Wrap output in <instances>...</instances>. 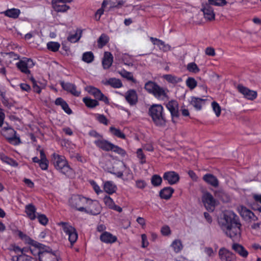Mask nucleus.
<instances>
[{
	"mask_svg": "<svg viewBox=\"0 0 261 261\" xmlns=\"http://www.w3.org/2000/svg\"><path fill=\"white\" fill-rule=\"evenodd\" d=\"M219 224L223 232L233 241H238L241 236V227L238 216L233 212H230L224 215Z\"/></svg>",
	"mask_w": 261,
	"mask_h": 261,
	"instance_id": "nucleus-1",
	"label": "nucleus"
},
{
	"mask_svg": "<svg viewBox=\"0 0 261 261\" xmlns=\"http://www.w3.org/2000/svg\"><path fill=\"white\" fill-rule=\"evenodd\" d=\"M87 91L95 98V99L88 97L83 98V101L88 108L93 109L99 106V103L97 100L103 101L106 105L110 104L108 97L105 95L99 89L93 86H89L87 88Z\"/></svg>",
	"mask_w": 261,
	"mask_h": 261,
	"instance_id": "nucleus-2",
	"label": "nucleus"
},
{
	"mask_svg": "<svg viewBox=\"0 0 261 261\" xmlns=\"http://www.w3.org/2000/svg\"><path fill=\"white\" fill-rule=\"evenodd\" d=\"M148 114L155 126L164 127L166 125L167 118L163 107L160 104H153L148 110Z\"/></svg>",
	"mask_w": 261,
	"mask_h": 261,
	"instance_id": "nucleus-3",
	"label": "nucleus"
},
{
	"mask_svg": "<svg viewBox=\"0 0 261 261\" xmlns=\"http://www.w3.org/2000/svg\"><path fill=\"white\" fill-rule=\"evenodd\" d=\"M144 89L158 100H164L168 98L169 90L167 88L161 87L154 82L149 81L146 82L144 85Z\"/></svg>",
	"mask_w": 261,
	"mask_h": 261,
	"instance_id": "nucleus-4",
	"label": "nucleus"
},
{
	"mask_svg": "<svg viewBox=\"0 0 261 261\" xmlns=\"http://www.w3.org/2000/svg\"><path fill=\"white\" fill-rule=\"evenodd\" d=\"M51 161L55 168L61 173L66 174L70 171L71 168L64 156L54 153Z\"/></svg>",
	"mask_w": 261,
	"mask_h": 261,
	"instance_id": "nucleus-5",
	"label": "nucleus"
},
{
	"mask_svg": "<svg viewBox=\"0 0 261 261\" xmlns=\"http://www.w3.org/2000/svg\"><path fill=\"white\" fill-rule=\"evenodd\" d=\"M1 128L2 135L6 138L10 144L17 145L21 143L19 136L16 135V132L10 126L7 122Z\"/></svg>",
	"mask_w": 261,
	"mask_h": 261,
	"instance_id": "nucleus-6",
	"label": "nucleus"
},
{
	"mask_svg": "<svg viewBox=\"0 0 261 261\" xmlns=\"http://www.w3.org/2000/svg\"><path fill=\"white\" fill-rule=\"evenodd\" d=\"M69 205L80 212H86L84 206L88 203V198L79 195H72L68 201Z\"/></svg>",
	"mask_w": 261,
	"mask_h": 261,
	"instance_id": "nucleus-7",
	"label": "nucleus"
},
{
	"mask_svg": "<svg viewBox=\"0 0 261 261\" xmlns=\"http://www.w3.org/2000/svg\"><path fill=\"white\" fill-rule=\"evenodd\" d=\"M59 225L62 227L64 232L68 236V239L71 245H72L78 238V234L75 228L69 223L61 222Z\"/></svg>",
	"mask_w": 261,
	"mask_h": 261,
	"instance_id": "nucleus-8",
	"label": "nucleus"
},
{
	"mask_svg": "<svg viewBox=\"0 0 261 261\" xmlns=\"http://www.w3.org/2000/svg\"><path fill=\"white\" fill-rule=\"evenodd\" d=\"M16 67L21 72L25 74H30V70L29 68H32L34 65V63L30 58H24L16 63Z\"/></svg>",
	"mask_w": 261,
	"mask_h": 261,
	"instance_id": "nucleus-9",
	"label": "nucleus"
},
{
	"mask_svg": "<svg viewBox=\"0 0 261 261\" xmlns=\"http://www.w3.org/2000/svg\"><path fill=\"white\" fill-rule=\"evenodd\" d=\"M218 257L220 261L237 260L236 255L225 247H222L219 249Z\"/></svg>",
	"mask_w": 261,
	"mask_h": 261,
	"instance_id": "nucleus-10",
	"label": "nucleus"
},
{
	"mask_svg": "<svg viewBox=\"0 0 261 261\" xmlns=\"http://www.w3.org/2000/svg\"><path fill=\"white\" fill-rule=\"evenodd\" d=\"M237 89L240 93L243 95L244 97L248 100H253L257 96V93L256 91L250 90L242 85H239Z\"/></svg>",
	"mask_w": 261,
	"mask_h": 261,
	"instance_id": "nucleus-11",
	"label": "nucleus"
},
{
	"mask_svg": "<svg viewBox=\"0 0 261 261\" xmlns=\"http://www.w3.org/2000/svg\"><path fill=\"white\" fill-rule=\"evenodd\" d=\"M71 2V0H52L51 3L55 11L58 12H65L70 8L66 4Z\"/></svg>",
	"mask_w": 261,
	"mask_h": 261,
	"instance_id": "nucleus-12",
	"label": "nucleus"
},
{
	"mask_svg": "<svg viewBox=\"0 0 261 261\" xmlns=\"http://www.w3.org/2000/svg\"><path fill=\"white\" fill-rule=\"evenodd\" d=\"M86 204H88L89 206L87 209L86 208V211L84 212L85 213L92 215H97L100 213L101 206L97 201H93L88 198V203Z\"/></svg>",
	"mask_w": 261,
	"mask_h": 261,
	"instance_id": "nucleus-13",
	"label": "nucleus"
},
{
	"mask_svg": "<svg viewBox=\"0 0 261 261\" xmlns=\"http://www.w3.org/2000/svg\"><path fill=\"white\" fill-rule=\"evenodd\" d=\"M239 212L242 218L246 221L253 222L258 220L257 217L252 211L245 206H241Z\"/></svg>",
	"mask_w": 261,
	"mask_h": 261,
	"instance_id": "nucleus-14",
	"label": "nucleus"
},
{
	"mask_svg": "<svg viewBox=\"0 0 261 261\" xmlns=\"http://www.w3.org/2000/svg\"><path fill=\"white\" fill-rule=\"evenodd\" d=\"M166 108L170 112L172 120L174 122V118H178L179 116L178 103L176 100L169 101L166 105Z\"/></svg>",
	"mask_w": 261,
	"mask_h": 261,
	"instance_id": "nucleus-15",
	"label": "nucleus"
},
{
	"mask_svg": "<svg viewBox=\"0 0 261 261\" xmlns=\"http://www.w3.org/2000/svg\"><path fill=\"white\" fill-rule=\"evenodd\" d=\"M163 178L169 185H173L177 183L179 180L178 174L175 171H167L164 173Z\"/></svg>",
	"mask_w": 261,
	"mask_h": 261,
	"instance_id": "nucleus-16",
	"label": "nucleus"
},
{
	"mask_svg": "<svg viewBox=\"0 0 261 261\" xmlns=\"http://www.w3.org/2000/svg\"><path fill=\"white\" fill-rule=\"evenodd\" d=\"M40 261H58L57 257L51 249L46 246V248L40 255Z\"/></svg>",
	"mask_w": 261,
	"mask_h": 261,
	"instance_id": "nucleus-17",
	"label": "nucleus"
},
{
	"mask_svg": "<svg viewBox=\"0 0 261 261\" xmlns=\"http://www.w3.org/2000/svg\"><path fill=\"white\" fill-rule=\"evenodd\" d=\"M60 85L64 90L70 93L75 96H79L81 94V91L76 90V87L73 84L61 81L60 82Z\"/></svg>",
	"mask_w": 261,
	"mask_h": 261,
	"instance_id": "nucleus-18",
	"label": "nucleus"
},
{
	"mask_svg": "<svg viewBox=\"0 0 261 261\" xmlns=\"http://www.w3.org/2000/svg\"><path fill=\"white\" fill-rule=\"evenodd\" d=\"M202 201L207 210L213 211L216 204V201L210 193H206L203 195Z\"/></svg>",
	"mask_w": 261,
	"mask_h": 261,
	"instance_id": "nucleus-19",
	"label": "nucleus"
},
{
	"mask_svg": "<svg viewBox=\"0 0 261 261\" xmlns=\"http://www.w3.org/2000/svg\"><path fill=\"white\" fill-rule=\"evenodd\" d=\"M125 100L130 105H135L138 102V95L134 89L128 90L124 95Z\"/></svg>",
	"mask_w": 261,
	"mask_h": 261,
	"instance_id": "nucleus-20",
	"label": "nucleus"
},
{
	"mask_svg": "<svg viewBox=\"0 0 261 261\" xmlns=\"http://www.w3.org/2000/svg\"><path fill=\"white\" fill-rule=\"evenodd\" d=\"M17 234L19 236V238L24 242L25 244H28L32 246H41V243L33 240L29 236L24 233L20 230H17Z\"/></svg>",
	"mask_w": 261,
	"mask_h": 261,
	"instance_id": "nucleus-21",
	"label": "nucleus"
},
{
	"mask_svg": "<svg viewBox=\"0 0 261 261\" xmlns=\"http://www.w3.org/2000/svg\"><path fill=\"white\" fill-rule=\"evenodd\" d=\"M94 143L95 145L99 148V149L105 151H110V147L112 144V143L109 141L104 139L103 138V136L98 140H95L94 141Z\"/></svg>",
	"mask_w": 261,
	"mask_h": 261,
	"instance_id": "nucleus-22",
	"label": "nucleus"
},
{
	"mask_svg": "<svg viewBox=\"0 0 261 261\" xmlns=\"http://www.w3.org/2000/svg\"><path fill=\"white\" fill-rule=\"evenodd\" d=\"M232 249L242 257L247 258L248 255V251L240 244L233 243L232 245Z\"/></svg>",
	"mask_w": 261,
	"mask_h": 261,
	"instance_id": "nucleus-23",
	"label": "nucleus"
},
{
	"mask_svg": "<svg viewBox=\"0 0 261 261\" xmlns=\"http://www.w3.org/2000/svg\"><path fill=\"white\" fill-rule=\"evenodd\" d=\"M100 240L105 243L112 244L117 241V238L110 232L105 231L100 236Z\"/></svg>",
	"mask_w": 261,
	"mask_h": 261,
	"instance_id": "nucleus-24",
	"label": "nucleus"
},
{
	"mask_svg": "<svg viewBox=\"0 0 261 261\" xmlns=\"http://www.w3.org/2000/svg\"><path fill=\"white\" fill-rule=\"evenodd\" d=\"M202 11L203 12L204 18L207 20H212L215 19V13L213 8L208 4L204 6Z\"/></svg>",
	"mask_w": 261,
	"mask_h": 261,
	"instance_id": "nucleus-25",
	"label": "nucleus"
},
{
	"mask_svg": "<svg viewBox=\"0 0 261 261\" xmlns=\"http://www.w3.org/2000/svg\"><path fill=\"white\" fill-rule=\"evenodd\" d=\"M25 212L31 220H34L37 217L36 208L32 204H29L25 205Z\"/></svg>",
	"mask_w": 261,
	"mask_h": 261,
	"instance_id": "nucleus-26",
	"label": "nucleus"
},
{
	"mask_svg": "<svg viewBox=\"0 0 261 261\" xmlns=\"http://www.w3.org/2000/svg\"><path fill=\"white\" fill-rule=\"evenodd\" d=\"M103 188L105 192L109 194H113L117 189L116 185L112 181L103 182Z\"/></svg>",
	"mask_w": 261,
	"mask_h": 261,
	"instance_id": "nucleus-27",
	"label": "nucleus"
},
{
	"mask_svg": "<svg viewBox=\"0 0 261 261\" xmlns=\"http://www.w3.org/2000/svg\"><path fill=\"white\" fill-rule=\"evenodd\" d=\"M57 106H60L62 109L68 114L72 113V110L69 108L67 103L61 97L57 98L55 102Z\"/></svg>",
	"mask_w": 261,
	"mask_h": 261,
	"instance_id": "nucleus-28",
	"label": "nucleus"
},
{
	"mask_svg": "<svg viewBox=\"0 0 261 261\" xmlns=\"http://www.w3.org/2000/svg\"><path fill=\"white\" fill-rule=\"evenodd\" d=\"M112 55L109 52H105L103 59L102 61V66L104 69H109L113 63Z\"/></svg>",
	"mask_w": 261,
	"mask_h": 261,
	"instance_id": "nucleus-29",
	"label": "nucleus"
},
{
	"mask_svg": "<svg viewBox=\"0 0 261 261\" xmlns=\"http://www.w3.org/2000/svg\"><path fill=\"white\" fill-rule=\"evenodd\" d=\"M174 191V190L170 187H165L160 191V196L161 198L167 200L170 198Z\"/></svg>",
	"mask_w": 261,
	"mask_h": 261,
	"instance_id": "nucleus-30",
	"label": "nucleus"
},
{
	"mask_svg": "<svg viewBox=\"0 0 261 261\" xmlns=\"http://www.w3.org/2000/svg\"><path fill=\"white\" fill-rule=\"evenodd\" d=\"M203 180L211 186L217 187L219 185V181L217 177L211 174H206L203 177Z\"/></svg>",
	"mask_w": 261,
	"mask_h": 261,
	"instance_id": "nucleus-31",
	"label": "nucleus"
},
{
	"mask_svg": "<svg viewBox=\"0 0 261 261\" xmlns=\"http://www.w3.org/2000/svg\"><path fill=\"white\" fill-rule=\"evenodd\" d=\"M40 246H32L30 247V250L32 254L34 255H38L39 260L40 259V255L43 253L46 247L42 244H41Z\"/></svg>",
	"mask_w": 261,
	"mask_h": 261,
	"instance_id": "nucleus-32",
	"label": "nucleus"
},
{
	"mask_svg": "<svg viewBox=\"0 0 261 261\" xmlns=\"http://www.w3.org/2000/svg\"><path fill=\"white\" fill-rule=\"evenodd\" d=\"M105 85H110L114 88H120L122 87L121 81L118 79L110 78L104 83Z\"/></svg>",
	"mask_w": 261,
	"mask_h": 261,
	"instance_id": "nucleus-33",
	"label": "nucleus"
},
{
	"mask_svg": "<svg viewBox=\"0 0 261 261\" xmlns=\"http://www.w3.org/2000/svg\"><path fill=\"white\" fill-rule=\"evenodd\" d=\"M4 14L7 17L16 19L20 15V11L18 9L12 8L5 11L4 12Z\"/></svg>",
	"mask_w": 261,
	"mask_h": 261,
	"instance_id": "nucleus-34",
	"label": "nucleus"
},
{
	"mask_svg": "<svg viewBox=\"0 0 261 261\" xmlns=\"http://www.w3.org/2000/svg\"><path fill=\"white\" fill-rule=\"evenodd\" d=\"M205 99L192 97L191 98V104L197 110H200L201 109L202 105L204 104Z\"/></svg>",
	"mask_w": 261,
	"mask_h": 261,
	"instance_id": "nucleus-35",
	"label": "nucleus"
},
{
	"mask_svg": "<svg viewBox=\"0 0 261 261\" xmlns=\"http://www.w3.org/2000/svg\"><path fill=\"white\" fill-rule=\"evenodd\" d=\"M11 261H35L32 257L25 254L12 256Z\"/></svg>",
	"mask_w": 261,
	"mask_h": 261,
	"instance_id": "nucleus-36",
	"label": "nucleus"
},
{
	"mask_svg": "<svg viewBox=\"0 0 261 261\" xmlns=\"http://www.w3.org/2000/svg\"><path fill=\"white\" fill-rule=\"evenodd\" d=\"M163 77L168 82L172 84H177L182 81L181 77L172 74H166L163 76Z\"/></svg>",
	"mask_w": 261,
	"mask_h": 261,
	"instance_id": "nucleus-37",
	"label": "nucleus"
},
{
	"mask_svg": "<svg viewBox=\"0 0 261 261\" xmlns=\"http://www.w3.org/2000/svg\"><path fill=\"white\" fill-rule=\"evenodd\" d=\"M0 159L4 163H5L12 167H17L18 165L17 162L15 160L9 158L4 154L0 155Z\"/></svg>",
	"mask_w": 261,
	"mask_h": 261,
	"instance_id": "nucleus-38",
	"label": "nucleus"
},
{
	"mask_svg": "<svg viewBox=\"0 0 261 261\" xmlns=\"http://www.w3.org/2000/svg\"><path fill=\"white\" fill-rule=\"evenodd\" d=\"M171 247L173 248L174 251L176 253H179L183 248V245L180 240H175L171 244Z\"/></svg>",
	"mask_w": 261,
	"mask_h": 261,
	"instance_id": "nucleus-39",
	"label": "nucleus"
},
{
	"mask_svg": "<svg viewBox=\"0 0 261 261\" xmlns=\"http://www.w3.org/2000/svg\"><path fill=\"white\" fill-rule=\"evenodd\" d=\"M109 37L107 35L105 34H101L97 40L98 47H103L109 42Z\"/></svg>",
	"mask_w": 261,
	"mask_h": 261,
	"instance_id": "nucleus-40",
	"label": "nucleus"
},
{
	"mask_svg": "<svg viewBox=\"0 0 261 261\" xmlns=\"http://www.w3.org/2000/svg\"><path fill=\"white\" fill-rule=\"evenodd\" d=\"M94 59V56L92 51L85 52L83 54L82 60L87 63H92Z\"/></svg>",
	"mask_w": 261,
	"mask_h": 261,
	"instance_id": "nucleus-41",
	"label": "nucleus"
},
{
	"mask_svg": "<svg viewBox=\"0 0 261 261\" xmlns=\"http://www.w3.org/2000/svg\"><path fill=\"white\" fill-rule=\"evenodd\" d=\"M119 74L121 75L123 77L127 79L128 81H130L133 82H135V80L134 78L132 73L127 71L124 69H122L118 71Z\"/></svg>",
	"mask_w": 261,
	"mask_h": 261,
	"instance_id": "nucleus-42",
	"label": "nucleus"
},
{
	"mask_svg": "<svg viewBox=\"0 0 261 261\" xmlns=\"http://www.w3.org/2000/svg\"><path fill=\"white\" fill-rule=\"evenodd\" d=\"M110 132L115 136L124 139L125 138V134L122 133L120 129L118 128H116L115 127L111 126L110 128Z\"/></svg>",
	"mask_w": 261,
	"mask_h": 261,
	"instance_id": "nucleus-43",
	"label": "nucleus"
},
{
	"mask_svg": "<svg viewBox=\"0 0 261 261\" xmlns=\"http://www.w3.org/2000/svg\"><path fill=\"white\" fill-rule=\"evenodd\" d=\"M60 47V44L57 42L50 41L47 43V48L53 52L57 51Z\"/></svg>",
	"mask_w": 261,
	"mask_h": 261,
	"instance_id": "nucleus-44",
	"label": "nucleus"
},
{
	"mask_svg": "<svg viewBox=\"0 0 261 261\" xmlns=\"http://www.w3.org/2000/svg\"><path fill=\"white\" fill-rule=\"evenodd\" d=\"M162 182V177L157 174L153 175L151 178V184L154 187H158L160 186Z\"/></svg>",
	"mask_w": 261,
	"mask_h": 261,
	"instance_id": "nucleus-45",
	"label": "nucleus"
},
{
	"mask_svg": "<svg viewBox=\"0 0 261 261\" xmlns=\"http://www.w3.org/2000/svg\"><path fill=\"white\" fill-rule=\"evenodd\" d=\"M186 84L191 90H193L197 86V82L194 78L189 77L186 81Z\"/></svg>",
	"mask_w": 261,
	"mask_h": 261,
	"instance_id": "nucleus-46",
	"label": "nucleus"
},
{
	"mask_svg": "<svg viewBox=\"0 0 261 261\" xmlns=\"http://www.w3.org/2000/svg\"><path fill=\"white\" fill-rule=\"evenodd\" d=\"M110 148V151H113L119 154H120L122 156H124L125 154H126V152L124 149L119 147L118 146L115 145L112 143L111 144Z\"/></svg>",
	"mask_w": 261,
	"mask_h": 261,
	"instance_id": "nucleus-47",
	"label": "nucleus"
},
{
	"mask_svg": "<svg viewBox=\"0 0 261 261\" xmlns=\"http://www.w3.org/2000/svg\"><path fill=\"white\" fill-rule=\"evenodd\" d=\"M208 4L218 7H223L227 4L226 0H208Z\"/></svg>",
	"mask_w": 261,
	"mask_h": 261,
	"instance_id": "nucleus-48",
	"label": "nucleus"
},
{
	"mask_svg": "<svg viewBox=\"0 0 261 261\" xmlns=\"http://www.w3.org/2000/svg\"><path fill=\"white\" fill-rule=\"evenodd\" d=\"M187 68L189 71L195 73H198L200 71L199 68H198L196 64L194 62H191L189 63L187 65Z\"/></svg>",
	"mask_w": 261,
	"mask_h": 261,
	"instance_id": "nucleus-49",
	"label": "nucleus"
},
{
	"mask_svg": "<svg viewBox=\"0 0 261 261\" xmlns=\"http://www.w3.org/2000/svg\"><path fill=\"white\" fill-rule=\"evenodd\" d=\"M37 218L39 222L42 225L45 226L48 222V218L44 214H37Z\"/></svg>",
	"mask_w": 261,
	"mask_h": 261,
	"instance_id": "nucleus-50",
	"label": "nucleus"
},
{
	"mask_svg": "<svg viewBox=\"0 0 261 261\" xmlns=\"http://www.w3.org/2000/svg\"><path fill=\"white\" fill-rule=\"evenodd\" d=\"M156 45L160 47V49H162L164 51H167L171 50V46L168 44H165V42L161 40H158V43H156Z\"/></svg>",
	"mask_w": 261,
	"mask_h": 261,
	"instance_id": "nucleus-51",
	"label": "nucleus"
},
{
	"mask_svg": "<svg viewBox=\"0 0 261 261\" xmlns=\"http://www.w3.org/2000/svg\"><path fill=\"white\" fill-rule=\"evenodd\" d=\"M212 107L216 116L219 117L221 112V109L219 105L217 102L213 101L212 102Z\"/></svg>",
	"mask_w": 261,
	"mask_h": 261,
	"instance_id": "nucleus-52",
	"label": "nucleus"
},
{
	"mask_svg": "<svg viewBox=\"0 0 261 261\" xmlns=\"http://www.w3.org/2000/svg\"><path fill=\"white\" fill-rule=\"evenodd\" d=\"M137 155L141 164H143L146 163V156L142 151V149H138L137 151Z\"/></svg>",
	"mask_w": 261,
	"mask_h": 261,
	"instance_id": "nucleus-53",
	"label": "nucleus"
},
{
	"mask_svg": "<svg viewBox=\"0 0 261 261\" xmlns=\"http://www.w3.org/2000/svg\"><path fill=\"white\" fill-rule=\"evenodd\" d=\"M103 202L105 204L111 209L113 208V206L115 205L114 200L109 196L104 197Z\"/></svg>",
	"mask_w": 261,
	"mask_h": 261,
	"instance_id": "nucleus-54",
	"label": "nucleus"
},
{
	"mask_svg": "<svg viewBox=\"0 0 261 261\" xmlns=\"http://www.w3.org/2000/svg\"><path fill=\"white\" fill-rule=\"evenodd\" d=\"M117 0H105L102 2V7H105L107 5H110V7L116 8L117 7Z\"/></svg>",
	"mask_w": 261,
	"mask_h": 261,
	"instance_id": "nucleus-55",
	"label": "nucleus"
},
{
	"mask_svg": "<svg viewBox=\"0 0 261 261\" xmlns=\"http://www.w3.org/2000/svg\"><path fill=\"white\" fill-rule=\"evenodd\" d=\"M97 120L101 123L105 125L108 124V119L103 114H97L95 115Z\"/></svg>",
	"mask_w": 261,
	"mask_h": 261,
	"instance_id": "nucleus-56",
	"label": "nucleus"
},
{
	"mask_svg": "<svg viewBox=\"0 0 261 261\" xmlns=\"http://www.w3.org/2000/svg\"><path fill=\"white\" fill-rule=\"evenodd\" d=\"M9 250L10 251H13L15 253L17 254V255L20 254L21 248L15 244H11L10 246Z\"/></svg>",
	"mask_w": 261,
	"mask_h": 261,
	"instance_id": "nucleus-57",
	"label": "nucleus"
},
{
	"mask_svg": "<svg viewBox=\"0 0 261 261\" xmlns=\"http://www.w3.org/2000/svg\"><path fill=\"white\" fill-rule=\"evenodd\" d=\"M161 233L163 236H169L171 234V230L168 225L163 226L161 230Z\"/></svg>",
	"mask_w": 261,
	"mask_h": 261,
	"instance_id": "nucleus-58",
	"label": "nucleus"
},
{
	"mask_svg": "<svg viewBox=\"0 0 261 261\" xmlns=\"http://www.w3.org/2000/svg\"><path fill=\"white\" fill-rule=\"evenodd\" d=\"M80 37L77 36L76 33L69 36L67 38V40L71 42L75 43L79 40Z\"/></svg>",
	"mask_w": 261,
	"mask_h": 261,
	"instance_id": "nucleus-59",
	"label": "nucleus"
},
{
	"mask_svg": "<svg viewBox=\"0 0 261 261\" xmlns=\"http://www.w3.org/2000/svg\"><path fill=\"white\" fill-rule=\"evenodd\" d=\"M48 161L47 160H41L39 163V167L43 170H46L48 169Z\"/></svg>",
	"mask_w": 261,
	"mask_h": 261,
	"instance_id": "nucleus-60",
	"label": "nucleus"
},
{
	"mask_svg": "<svg viewBox=\"0 0 261 261\" xmlns=\"http://www.w3.org/2000/svg\"><path fill=\"white\" fill-rule=\"evenodd\" d=\"M88 134L90 136L96 138V140H98L102 137V135H100L94 130H90Z\"/></svg>",
	"mask_w": 261,
	"mask_h": 261,
	"instance_id": "nucleus-61",
	"label": "nucleus"
},
{
	"mask_svg": "<svg viewBox=\"0 0 261 261\" xmlns=\"http://www.w3.org/2000/svg\"><path fill=\"white\" fill-rule=\"evenodd\" d=\"M136 186L139 189H144L146 186V183L144 180H137L136 181Z\"/></svg>",
	"mask_w": 261,
	"mask_h": 261,
	"instance_id": "nucleus-62",
	"label": "nucleus"
},
{
	"mask_svg": "<svg viewBox=\"0 0 261 261\" xmlns=\"http://www.w3.org/2000/svg\"><path fill=\"white\" fill-rule=\"evenodd\" d=\"M205 53L206 55L212 57L215 56L216 54L215 49L212 47H208L206 48Z\"/></svg>",
	"mask_w": 261,
	"mask_h": 261,
	"instance_id": "nucleus-63",
	"label": "nucleus"
},
{
	"mask_svg": "<svg viewBox=\"0 0 261 261\" xmlns=\"http://www.w3.org/2000/svg\"><path fill=\"white\" fill-rule=\"evenodd\" d=\"M141 238H142V247L143 248H145L148 245L147 236H146V234H143L141 235Z\"/></svg>",
	"mask_w": 261,
	"mask_h": 261,
	"instance_id": "nucleus-64",
	"label": "nucleus"
}]
</instances>
